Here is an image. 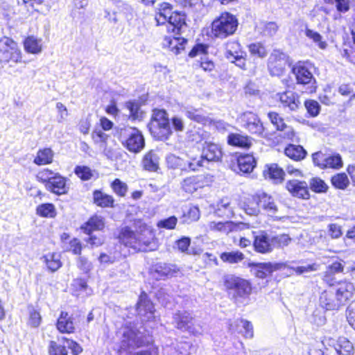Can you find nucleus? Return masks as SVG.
<instances>
[{"instance_id":"nucleus-1","label":"nucleus","mask_w":355,"mask_h":355,"mask_svg":"<svg viewBox=\"0 0 355 355\" xmlns=\"http://www.w3.org/2000/svg\"><path fill=\"white\" fill-rule=\"evenodd\" d=\"M354 291L352 283L347 281L340 282L335 288L321 293L320 305L326 310H338L352 297Z\"/></svg>"},{"instance_id":"nucleus-2","label":"nucleus","mask_w":355,"mask_h":355,"mask_svg":"<svg viewBox=\"0 0 355 355\" xmlns=\"http://www.w3.org/2000/svg\"><path fill=\"white\" fill-rule=\"evenodd\" d=\"M172 6L168 3H162L159 6V12L155 15L158 24L168 22L167 31L180 35L188 29L186 22L187 16L182 12H171Z\"/></svg>"},{"instance_id":"nucleus-3","label":"nucleus","mask_w":355,"mask_h":355,"mask_svg":"<svg viewBox=\"0 0 355 355\" xmlns=\"http://www.w3.org/2000/svg\"><path fill=\"white\" fill-rule=\"evenodd\" d=\"M119 333L121 334V342L118 349L120 355L123 353H129L131 349L144 346H148L153 343L152 336L144 329L141 331L132 327H124Z\"/></svg>"},{"instance_id":"nucleus-4","label":"nucleus","mask_w":355,"mask_h":355,"mask_svg":"<svg viewBox=\"0 0 355 355\" xmlns=\"http://www.w3.org/2000/svg\"><path fill=\"white\" fill-rule=\"evenodd\" d=\"M148 128L151 135L156 140H167L172 134L167 112L164 110L155 109Z\"/></svg>"},{"instance_id":"nucleus-5","label":"nucleus","mask_w":355,"mask_h":355,"mask_svg":"<svg viewBox=\"0 0 355 355\" xmlns=\"http://www.w3.org/2000/svg\"><path fill=\"white\" fill-rule=\"evenodd\" d=\"M224 286L231 298L236 302L241 298L248 297L252 291L250 283L234 275H227L223 277Z\"/></svg>"},{"instance_id":"nucleus-6","label":"nucleus","mask_w":355,"mask_h":355,"mask_svg":"<svg viewBox=\"0 0 355 355\" xmlns=\"http://www.w3.org/2000/svg\"><path fill=\"white\" fill-rule=\"evenodd\" d=\"M238 25V19L234 15L223 12L212 22L211 33L214 37L224 39L233 35Z\"/></svg>"},{"instance_id":"nucleus-7","label":"nucleus","mask_w":355,"mask_h":355,"mask_svg":"<svg viewBox=\"0 0 355 355\" xmlns=\"http://www.w3.org/2000/svg\"><path fill=\"white\" fill-rule=\"evenodd\" d=\"M119 139L122 145L130 152L138 153L145 147L144 137L139 129L126 127L121 129Z\"/></svg>"},{"instance_id":"nucleus-8","label":"nucleus","mask_w":355,"mask_h":355,"mask_svg":"<svg viewBox=\"0 0 355 355\" xmlns=\"http://www.w3.org/2000/svg\"><path fill=\"white\" fill-rule=\"evenodd\" d=\"M311 157L313 164L320 169L338 170L343 166L341 155L331 150H320L313 153Z\"/></svg>"},{"instance_id":"nucleus-9","label":"nucleus","mask_w":355,"mask_h":355,"mask_svg":"<svg viewBox=\"0 0 355 355\" xmlns=\"http://www.w3.org/2000/svg\"><path fill=\"white\" fill-rule=\"evenodd\" d=\"M119 241L125 245L142 252L152 251L154 244L149 241H141L139 236L128 227H122L117 235Z\"/></svg>"},{"instance_id":"nucleus-10","label":"nucleus","mask_w":355,"mask_h":355,"mask_svg":"<svg viewBox=\"0 0 355 355\" xmlns=\"http://www.w3.org/2000/svg\"><path fill=\"white\" fill-rule=\"evenodd\" d=\"M326 350V355H354V345L345 337L337 339L324 337L322 341Z\"/></svg>"},{"instance_id":"nucleus-11","label":"nucleus","mask_w":355,"mask_h":355,"mask_svg":"<svg viewBox=\"0 0 355 355\" xmlns=\"http://www.w3.org/2000/svg\"><path fill=\"white\" fill-rule=\"evenodd\" d=\"M166 164L168 169L187 173L198 171L202 167V160H197L196 158L185 159L170 153L166 156Z\"/></svg>"},{"instance_id":"nucleus-12","label":"nucleus","mask_w":355,"mask_h":355,"mask_svg":"<svg viewBox=\"0 0 355 355\" xmlns=\"http://www.w3.org/2000/svg\"><path fill=\"white\" fill-rule=\"evenodd\" d=\"M18 63L21 62V53L17 42L12 39L3 37L0 39V62Z\"/></svg>"},{"instance_id":"nucleus-13","label":"nucleus","mask_w":355,"mask_h":355,"mask_svg":"<svg viewBox=\"0 0 355 355\" xmlns=\"http://www.w3.org/2000/svg\"><path fill=\"white\" fill-rule=\"evenodd\" d=\"M292 72L295 76L297 83L306 87L304 92L308 94L315 92L316 80L304 63L301 62L296 63L292 68Z\"/></svg>"},{"instance_id":"nucleus-14","label":"nucleus","mask_w":355,"mask_h":355,"mask_svg":"<svg viewBox=\"0 0 355 355\" xmlns=\"http://www.w3.org/2000/svg\"><path fill=\"white\" fill-rule=\"evenodd\" d=\"M239 121L241 126L250 133L263 137L264 127L256 114L245 112L240 115Z\"/></svg>"},{"instance_id":"nucleus-15","label":"nucleus","mask_w":355,"mask_h":355,"mask_svg":"<svg viewBox=\"0 0 355 355\" xmlns=\"http://www.w3.org/2000/svg\"><path fill=\"white\" fill-rule=\"evenodd\" d=\"M288 56L279 50H274L270 54L268 68L270 74L273 76H282L288 64Z\"/></svg>"},{"instance_id":"nucleus-16","label":"nucleus","mask_w":355,"mask_h":355,"mask_svg":"<svg viewBox=\"0 0 355 355\" xmlns=\"http://www.w3.org/2000/svg\"><path fill=\"white\" fill-rule=\"evenodd\" d=\"M136 311L139 315L144 317V320H149L154 318V305L145 292H142L139 295Z\"/></svg>"},{"instance_id":"nucleus-17","label":"nucleus","mask_w":355,"mask_h":355,"mask_svg":"<svg viewBox=\"0 0 355 355\" xmlns=\"http://www.w3.org/2000/svg\"><path fill=\"white\" fill-rule=\"evenodd\" d=\"M286 188L293 197L308 199L310 196L308 184L304 181L289 180L286 183Z\"/></svg>"},{"instance_id":"nucleus-18","label":"nucleus","mask_w":355,"mask_h":355,"mask_svg":"<svg viewBox=\"0 0 355 355\" xmlns=\"http://www.w3.org/2000/svg\"><path fill=\"white\" fill-rule=\"evenodd\" d=\"M173 320L178 329L195 334L193 318L190 313L178 311L173 315Z\"/></svg>"},{"instance_id":"nucleus-19","label":"nucleus","mask_w":355,"mask_h":355,"mask_svg":"<svg viewBox=\"0 0 355 355\" xmlns=\"http://www.w3.org/2000/svg\"><path fill=\"white\" fill-rule=\"evenodd\" d=\"M222 157V151L218 145L214 143L206 142L202 148L200 158L198 160H202V166L205 161L218 162Z\"/></svg>"},{"instance_id":"nucleus-20","label":"nucleus","mask_w":355,"mask_h":355,"mask_svg":"<svg viewBox=\"0 0 355 355\" xmlns=\"http://www.w3.org/2000/svg\"><path fill=\"white\" fill-rule=\"evenodd\" d=\"M256 166V160L252 155H241L236 158V163L232 165V169L237 173H250Z\"/></svg>"},{"instance_id":"nucleus-21","label":"nucleus","mask_w":355,"mask_h":355,"mask_svg":"<svg viewBox=\"0 0 355 355\" xmlns=\"http://www.w3.org/2000/svg\"><path fill=\"white\" fill-rule=\"evenodd\" d=\"M271 236L265 232H259L254 236L253 246L259 253L266 254L272 251Z\"/></svg>"},{"instance_id":"nucleus-22","label":"nucleus","mask_w":355,"mask_h":355,"mask_svg":"<svg viewBox=\"0 0 355 355\" xmlns=\"http://www.w3.org/2000/svg\"><path fill=\"white\" fill-rule=\"evenodd\" d=\"M187 42V40L184 37H175V35L173 37L165 36L162 46L164 49H167L174 54L178 55L184 49Z\"/></svg>"},{"instance_id":"nucleus-23","label":"nucleus","mask_w":355,"mask_h":355,"mask_svg":"<svg viewBox=\"0 0 355 355\" xmlns=\"http://www.w3.org/2000/svg\"><path fill=\"white\" fill-rule=\"evenodd\" d=\"M244 226L243 223H234L232 221L226 222H215L212 221L209 223L210 230L219 232L223 234H229L232 232H236Z\"/></svg>"},{"instance_id":"nucleus-24","label":"nucleus","mask_w":355,"mask_h":355,"mask_svg":"<svg viewBox=\"0 0 355 355\" xmlns=\"http://www.w3.org/2000/svg\"><path fill=\"white\" fill-rule=\"evenodd\" d=\"M229 329L232 333H241L246 338L253 337V327L250 322L244 319H236L233 323L229 324Z\"/></svg>"},{"instance_id":"nucleus-25","label":"nucleus","mask_w":355,"mask_h":355,"mask_svg":"<svg viewBox=\"0 0 355 355\" xmlns=\"http://www.w3.org/2000/svg\"><path fill=\"white\" fill-rule=\"evenodd\" d=\"M214 213L221 218H230L234 216V207L228 198H222L214 207Z\"/></svg>"},{"instance_id":"nucleus-26","label":"nucleus","mask_w":355,"mask_h":355,"mask_svg":"<svg viewBox=\"0 0 355 355\" xmlns=\"http://www.w3.org/2000/svg\"><path fill=\"white\" fill-rule=\"evenodd\" d=\"M184 114L191 120H193L197 123L206 125L211 123V119L204 114L202 109H196L193 106H185L182 109Z\"/></svg>"},{"instance_id":"nucleus-27","label":"nucleus","mask_w":355,"mask_h":355,"mask_svg":"<svg viewBox=\"0 0 355 355\" xmlns=\"http://www.w3.org/2000/svg\"><path fill=\"white\" fill-rule=\"evenodd\" d=\"M279 101L284 107H288L291 111H296L301 105L298 95L292 91L280 94Z\"/></svg>"},{"instance_id":"nucleus-28","label":"nucleus","mask_w":355,"mask_h":355,"mask_svg":"<svg viewBox=\"0 0 355 355\" xmlns=\"http://www.w3.org/2000/svg\"><path fill=\"white\" fill-rule=\"evenodd\" d=\"M46 189L57 195L65 194L68 192V187L66 185V179L59 173H56V175L53 176L50 183H48Z\"/></svg>"},{"instance_id":"nucleus-29","label":"nucleus","mask_w":355,"mask_h":355,"mask_svg":"<svg viewBox=\"0 0 355 355\" xmlns=\"http://www.w3.org/2000/svg\"><path fill=\"white\" fill-rule=\"evenodd\" d=\"M282 267V264L279 263H259L256 264L254 271L256 277L264 279L270 276L273 271L279 270Z\"/></svg>"},{"instance_id":"nucleus-30","label":"nucleus","mask_w":355,"mask_h":355,"mask_svg":"<svg viewBox=\"0 0 355 355\" xmlns=\"http://www.w3.org/2000/svg\"><path fill=\"white\" fill-rule=\"evenodd\" d=\"M105 218L98 215H94L81 227L83 232L89 235L93 231H101L105 227Z\"/></svg>"},{"instance_id":"nucleus-31","label":"nucleus","mask_w":355,"mask_h":355,"mask_svg":"<svg viewBox=\"0 0 355 355\" xmlns=\"http://www.w3.org/2000/svg\"><path fill=\"white\" fill-rule=\"evenodd\" d=\"M159 158L157 153L151 150L146 153L141 161V164L144 170L155 172L159 168Z\"/></svg>"},{"instance_id":"nucleus-32","label":"nucleus","mask_w":355,"mask_h":355,"mask_svg":"<svg viewBox=\"0 0 355 355\" xmlns=\"http://www.w3.org/2000/svg\"><path fill=\"white\" fill-rule=\"evenodd\" d=\"M227 144L239 148H249L252 145V139L247 135L230 133L227 136Z\"/></svg>"},{"instance_id":"nucleus-33","label":"nucleus","mask_w":355,"mask_h":355,"mask_svg":"<svg viewBox=\"0 0 355 355\" xmlns=\"http://www.w3.org/2000/svg\"><path fill=\"white\" fill-rule=\"evenodd\" d=\"M154 272L157 275L156 278H165L173 276L178 272V268L175 265L166 263H158L154 266Z\"/></svg>"},{"instance_id":"nucleus-34","label":"nucleus","mask_w":355,"mask_h":355,"mask_svg":"<svg viewBox=\"0 0 355 355\" xmlns=\"http://www.w3.org/2000/svg\"><path fill=\"white\" fill-rule=\"evenodd\" d=\"M56 326L58 331L61 333L70 334L74 331L73 318L69 316L68 313L64 311L61 312Z\"/></svg>"},{"instance_id":"nucleus-35","label":"nucleus","mask_w":355,"mask_h":355,"mask_svg":"<svg viewBox=\"0 0 355 355\" xmlns=\"http://www.w3.org/2000/svg\"><path fill=\"white\" fill-rule=\"evenodd\" d=\"M259 204L261 205V207L266 211L269 216H274L278 211L277 205L274 199L265 193L259 195Z\"/></svg>"},{"instance_id":"nucleus-36","label":"nucleus","mask_w":355,"mask_h":355,"mask_svg":"<svg viewBox=\"0 0 355 355\" xmlns=\"http://www.w3.org/2000/svg\"><path fill=\"white\" fill-rule=\"evenodd\" d=\"M200 178V176L193 175L183 179L180 182L181 189L189 193L195 192L198 188L202 187Z\"/></svg>"},{"instance_id":"nucleus-37","label":"nucleus","mask_w":355,"mask_h":355,"mask_svg":"<svg viewBox=\"0 0 355 355\" xmlns=\"http://www.w3.org/2000/svg\"><path fill=\"white\" fill-rule=\"evenodd\" d=\"M285 155L295 161L303 159L307 153L306 150L300 145L289 144L284 150Z\"/></svg>"},{"instance_id":"nucleus-38","label":"nucleus","mask_w":355,"mask_h":355,"mask_svg":"<svg viewBox=\"0 0 355 355\" xmlns=\"http://www.w3.org/2000/svg\"><path fill=\"white\" fill-rule=\"evenodd\" d=\"M94 202L101 207H112L114 203L113 198L103 193L99 190H95L93 193Z\"/></svg>"},{"instance_id":"nucleus-39","label":"nucleus","mask_w":355,"mask_h":355,"mask_svg":"<svg viewBox=\"0 0 355 355\" xmlns=\"http://www.w3.org/2000/svg\"><path fill=\"white\" fill-rule=\"evenodd\" d=\"M53 152L51 148L39 150L33 162L37 165H45L52 162Z\"/></svg>"},{"instance_id":"nucleus-40","label":"nucleus","mask_w":355,"mask_h":355,"mask_svg":"<svg viewBox=\"0 0 355 355\" xmlns=\"http://www.w3.org/2000/svg\"><path fill=\"white\" fill-rule=\"evenodd\" d=\"M200 212L197 206L189 205L185 207L182 215V221L184 223H190L197 221L200 218Z\"/></svg>"},{"instance_id":"nucleus-41","label":"nucleus","mask_w":355,"mask_h":355,"mask_svg":"<svg viewBox=\"0 0 355 355\" xmlns=\"http://www.w3.org/2000/svg\"><path fill=\"white\" fill-rule=\"evenodd\" d=\"M267 170L263 171L265 175H268L270 179L277 182H282L284 179V171L277 164L267 165Z\"/></svg>"},{"instance_id":"nucleus-42","label":"nucleus","mask_w":355,"mask_h":355,"mask_svg":"<svg viewBox=\"0 0 355 355\" xmlns=\"http://www.w3.org/2000/svg\"><path fill=\"white\" fill-rule=\"evenodd\" d=\"M331 184L338 189L345 190L349 184V180L345 173H339L331 178Z\"/></svg>"},{"instance_id":"nucleus-43","label":"nucleus","mask_w":355,"mask_h":355,"mask_svg":"<svg viewBox=\"0 0 355 355\" xmlns=\"http://www.w3.org/2000/svg\"><path fill=\"white\" fill-rule=\"evenodd\" d=\"M42 259H44L48 269L51 272L58 270L62 266L60 260V256L58 254H48L44 256Z\"/></svg>"},{"instance_id":"nucleus-44","label":"nucleus","mask_w":355,"mask_h":355,"mask_svg":"<svg viewBox=\"0 0 355 355\" xmlns=\"http://www.w3.org/2000/svg\"><path fill=\"white\" fill-rule=\"evenodd\" d=\"M36 213L37 215L44 218H55L57 212L55 207L52 203H43L37 207Z\"/></svg>"},{"instance_id":"nucleus-45","label":"nucleus","mask_w":355,"mask_h":355,"mask_svg":"<svg viewBox=\"0 0 355 355\" xmlns=\"http://www.w3.org/2000/svg\"><path fill=\"white\" fill-rule=\"evenodd\" d=\"M220 258L224 262L236 263L243 260L244 254L239 251L225 252L220 254Z\"/></svg>"},{"instance_id":"nucleus-46","label":"nucleus","mask_w":355,"mask_h":355,"mask_svg":"<svg viewBox=\"0 0 355 355\" xmlns=\"http://www.w3.org/2000/svg\"><path fill=\"white\" fill-rule=\"evenodd\" d=\"M261 205L259 204V196L253 197L244 205V210L247 214L256 216L260 211Z\"/></svg>"},{"instance_id":"nucleus-47","label":"nucleus","mask_w":355,"mask_h":355,"mask_svg":"<svg viewBox=\"0 0 355 355\" xmlns=\"http://www.w3.org/2000/svg\"><path fill=\"white\" fill-rule=\"evenodd\" d=\"M25 50L31 53H38L42 51L40 40L31 36L28 37L24 41Z\"/></svg>"},{"instance_id":"nucleus-48","label":"nucleus","mask_w":355,"mask_h":355,"mask_svg":"<svg viewBox=\"0 0 355 355\" xmlns=\"http://www.w3.org/2000/svg\"><path fill=\"white\" fill-rule=\"evenodd\" d=\"M225 49V55L228 60H231L232 58L235 57L236 55L244 53L241 49L240 44L237 41L227 42Z\"/></svg>"},{"instance_id":"nucleus-49","label":"nucleus","mask_w":355,"mask_h":355,"mask_svg":"<svg viewBox=\"0 0 355 355\" xmlns=\"http://www.w3.org/2000/svg\"><path fill=\"white\" fill-rule=\"evenodd\" d=\"M260 29L263 36L273 37L277 33L279 26L274 21L262 22L260 24Z\"/></svg>"},{"instance_id":"nucleus-50","label":"nucleus","mask_w":355,"mask_h":355,"mask_svg":"<svg viewBox=\"0 0 355 355\" xmlns=\"http://www.w3.org/2000/svg\"><path fill=\"white\" fill-rule=\"evenodd\" d=\"M125 107L129 110L130 116L132 120H141L142 119V112L140 110V106L138 102L128 101L125 103Z\"/></svg>"},{"instance_id":"nucleus-51","label":"nucleus","mask_w":355,"mask_h":355,"mask_svg":"<svg viewBox=\"0 0 355 355\" xmlns=\"http://www.w3.org/2000/svg\"><path fill=\"white\" fill-rule=\"evenodd\" d=\"M272 250L275 248H284L287 246L291 239L288 234H282L276 236H271Z\"/></svg>"},{"instance_id":"nucleus-52","label":"nucleus","mask_w":355,"mask_h":355,"mask_svg":"<svg viewBox=\"0 0 355 355\" xmlns=\"http://www.w3.org/2000/svg\"><path fill=\"white\" fill-rule=\"evenodd\" d=\"M311 189L315 193H324L328 189L327 184L319 178H313L310 180Z\"/></svg>"},{"instance_id":"nucleus-53","label":"nucleus","mask_w":355,"mask_h":355,"mask_svg":"<svg viewBox=\"0 0 355 355\" xmlns=\"http://www.w3.org/2000/svg\"><path fill=\"white\" fill-rule=\"evenodd\" d=\"M49 355H68L66 346L51 340L48 347Z\"/></svg>"},{"instance_id":"nucleus-54","label":"nucleus","mask_w":355,"mask_h":355,"mask_svg":"<svg viewBox=\"0 0 355 355\" xmlns=\"http://www.w3.org/2000/svg\"><path fill=\"white\" fill-rule=\"evenodd\" d=\"M324 1L334 5L336 10L340 13H345L350 8L349 0H324Z\"/></svg>"},{"instance_id":"nucleus-55","label":"nucleus","mask_w":355,"mask_h":355,"mask_svg":"<svg viewBox=\"0 0 355 355\" xmlns=\"http://www.w3.org/2000/svg\"><path fill=\"white\" fill-rule=\"evenodd\" d=\"M248 48L250 53L253 55H257L261 58L267 55L266 49L261 43H252L249 45Z\"/></svg>"},{"instance_id":"nucleus-56","label":"nucleus","mask_w":355,"mask_h":355,"mask_svg":"<svg viewBox=\"0 0 355 355\" xmlns=\"http://www.w3.org/2000/svg\"><path fill=\"white\" fill-rule=\"evenodd\" d=\"M268 116L270 122L276 127L278 130H284L286 128V123L279 114L275 112H270Z\"/></svg>"},{"instance_id":"nucleus-57","label":"nucleus","mask_w":355,"mask_h":355,"mask_svg":"<svg viewBox=\"0 0 355 355\" xmlns=\"http://www.w3.org/2000/svg\"><path fill=\"white\" fill-rule=\"evenodd\" d=\"M305 34L307 37L311 39L315 43H318V46L321 49H324L327 47V43L322 41V36L319 33L306 28Z\"/></svg>"},{"instance_id":"nucleus-58","label":"nucleus","mask_w":355,"mask_h":355,"mask_svg":"<svg viewBox=\"0 0 355 355\" xmlns=\"http://www.w3.org/2000/svg\"><path fill=\"white\" fill-rule=\"evenodd\" d=\"M55 175L56 173L51 170L44 169L38 173L37 178L38 181L44 184L45 188H46L48 183H50L51 180L53 178V176Z\"/></svg>"},{"instance_id":"nucleus-59","label":"nucleus","mask_w":355,"mask_h":355,"mask_svg":"<svg viewBox=\"0 0 355 355\" xmlns=\"http://www.w3.org/2000/svg\"><path fill=\"white\" fill-rule=\"evenodd\" d=\"M304 106L308 113L312 116H316L320 113V105L314 100H308L304 102Z\"/></svg>"},{"instance_id":"nucleus-60","label":"nucleus","mask_w":355,"mask_h":355,"mask_svg":"<svg viewBox=\"0 0 355 355\" xmlns=\"http://www.w3.org/2000/svg\"><path fill=\"white\" fill-rule=\"evenodd\" d=\"M178 223V218L173 216H170L167 218L162 219L159 220L157 223V226L159 228H164L166 230H173L175 229Z\"/></svg>"},{"instance_id":"nucleus-61","label":"nucleus","mask_w":355,"mask_h":355,"mask_svg":"<svg viewBox=\"0 0 355 355\" xmlns=\"http://www.w3.org/2000/svg\"><path fill=\"white\" fill-rule=\"evenodd\" d=\"M112 187L114 192L120 196H124L128 190L126 184L121 181L119 179H115L113 181Z\"/></svg>"},{"instance_id":"nucleus-62","label":"nucleus","mask_w":355,"mask_h":355,"mask_svg":"<svg viewBox=\"0 0 355 355\" xmlns=\"http://www.w3.org/2000/svg\"><path fill=\"white\" fill-rule=\"evenodd\" d=\"M75 173L83 180H88L91 179L93 175L91 169L87 166H76Z\"/></svg>"},{"instance_id":"nucleus-63","label":"nucleus","mask_w":355,"mask_h":355,"mask_svg":"<svg viewBox=\"0 0 355 355\" xmlns=\"http://www.w3.org/2000/svg\"><path fill=\"white\" fill-rule=\"evenodd\" d=\"M328 235L332 239H338L343 235L342 227L336 223H331L328 225Z\"/></svg>"},{"instance_id":"nucleus-64","label":"nucleus","mask_w":355,"mask_h":355,"mask_svg":"<svg viewBox=\"0 0 355 355\" xmlns=\"http://www.w3.org/2000/svg\"><path fill=\"white\" fill-rule=\"evenodd\" d=\"M347 320L355 330V300L352 302L347 309Z\"/></svg>"}]
</instances>
